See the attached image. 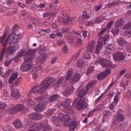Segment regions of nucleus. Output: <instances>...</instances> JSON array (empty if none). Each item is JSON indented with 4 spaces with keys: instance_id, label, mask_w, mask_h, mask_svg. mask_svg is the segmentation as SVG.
Returning a JSON list of instances; mask_svg holds the SVG:
<instances>
[{
    "instance_id": "c03bdc74",
    "label": "nucleus",
    "mask_w": 131,
    "mask_h": 131,
    "mask_svg": "<svg viewBox=\"0 0 131 131\" xmlns=\"http://www.w3.org/2000/svg\"><path fill=\"white\" fill-rule=\"evenodd\" d=\"M85 25L88 26L92 25L93 23H95V20L93 19L90 21H86L85 22Z\"/></svg>"
},
{
    "instance_id": "9b49d317",
    "label": "nucleus",
    "mask_w": 131,
    "mask_h": 131,
    "mask_svg": "<svg viewBox=\"0 0 131 131\" xmlns=\"http://www.w3.org/2000/svg\"><path fill=\"white\" fill-rule=\"evenodd\" d=\"M24 107V106L21 104H18L15 106H12L10 108L9 107L8 110L9 113L10 114H13L16 112H17L22 110Z\"/></svg>"
},
{
    "instance_id": "58836bf2",
    "label": "nucleus",
    "mask_w": 131,
    "mask_h": 131,
    "mask_svg": "<svg viewBox=\"0 0 131 131\" xmlns=\"http://www.w3.org/2000/svg\"><path fill=\"white\" fill-rule=\"evenodd\" d=\"M97 76L98 79L99 80H100L106 78L102 72L98 74Z\"/></svg>"
},
{
    "instance_id": "de8ad7c7",
    "label": "nucleus",
    "mask_w": 131,
    "mask_h": 131,
    "mask_svg": "<svg viewBox=\"0 0 131 131\" xmlns=\"http://www.w3.org/2000/svg\"><path fill=\"white\" fill-rule=\"evenodd\" d=\"M28 117L31 119L36 120V113H32L29 114L28 116Z\"/></svg>"
},
{
    "instance_id": "7c9ffc66",
    "label": "nucleus",
    "mask_w": 131,
    "mask_h": 131,
    "mask_svg": "<svg viewBox=\"0 0 131 131\" xmlns=\"http://www.w3.org/2000/svg\"><path fill=\"white\" fill-rule=\"evenodd\" d=\"M105 15V14H104L101 15V16H99L95 19H93L95 20V23H101L103 20L105 19L106 18L104 17V16Z\"/></svg>"
},
{
    "instance_id": "5701e85b",
    "label": "nucleus",
    "mask_w": 131,
    "mask_h": 131,
    "mask_svg": "<svg viewBox=\"0 0 131 131\" xmlns=\"http://www.w3.org/2000/svg\"><path fill=\"white\" fill-rule=\"evenodd\" d=\"M19 26L17 25H14L13 27V29L12 30V33L11 34H9L8 36L10 35H12L13 34H15L16 35L15 36V37H14L15 38L16 40V39L17 38L20 39L21 37V35H17L16 34H15V33H14L17 30Z\"/></svg>"
},
{
    "instance_id": "f8f14e48",
    "label": "nucleus",
    "mask_w": 131,
    "mask_h": 131,
    "mask_svg": "<svg viewBox=\"0 0 131 131\" xmlns=\"http://www.w3.org/2000/svg\"><path fill=\"white\" fill-rule=\"evenodd\" d=\"M45 97V96L44 95H42L40 97H38L37 99H35V101H34V100H32L30 98L27 99L26 100V102L27 103V105L28 107H32L34 105L37 101H39Z\"/></svg>"
},
{
    "instance_id": "79ce46f5",
    "label": "nucleus",
    "mask_w": 131,
    "mask_h": 131,
    "mask_svg": "<svg viewBox=\"0 0 131 131\" xmlns=\"http://www.w3.org/2000/svg\"><path fill=\"white\" fill-rule=\"evenodd\" d=\"M74 17H69L67 20H66V25L67 24H70L71 23L72 21L74 20Z\"/></svg>"
},
{
    "instance_id": "a211bd4d",
    "label": "nucleus",
    "mask_w": 131,
    "mask_h": 131,
    "mask_svg": "<svg viewBox=\"0 0 131 131\" xmlns=\"http://www.w3.org/2000/svg\"><path fill=\"white\" fill-rule=\"evenodd\" d=\"M116 41L118 44L122 47H123L127 44L126 39L123 37H119L117 38Z\"/></svg>"
},
{
    "instance_id": "f3484780",
    "label": "nucleus",
    "mask_w": 131,
    "mask_h": 131,
    "mask_svg": "<svg viewBox=\"0 0 131 131\" xmlns=\"http://www.w3.org/2000/svg\"><path fill=\"white\" fill-rule=\"evenodd\" d=\"M74 88L73 86L67 87L65 89L64 91L62 92V94L64 96H68L74 91Z\"/></svg>"
},
{
    "instance_id": "bb28decb",
    "label": "nucleus",
    "mask_w": 131,
    "mask_h": 131,
    "mask_svg": "<svg viewBox=\"0 0 131 131\" xmlns=\"http://www.w3.org/2000/svg\"><path fill=\"white\" fill-rule=\"evenodd\" d=\"M95 45V43L93 41L89 43L87 48V50L88 52H92Z\"/></svg>"
},
{
    "instance_id": "13d9d810",
    "label": "nucleus",
    "mask_w": 131,
    "mask_h": 131,
    "mask_svg": "<svg viewBox=\"0 0 131 131\" xmlns=\"http://www.w3.org/2000/svg\"><path fill=\"white\" fill-rule=\"evenodd\" d=\"M69 29L68 28H63L61 30V32L62 34H66L69 32Z\"/></svg>"
},
{
    "instance_id": "72a5a7b5",
    "label": "nucleus",
    "mask_w": 131,
    "mask_h": 131,
    "mask_svg": "<svg viewBox=\"0 0 131 131\" xmlns=\"http://www.w3.org/2000/svg\"><path fill=\"white\" fill-rule=\"evenodd\" d=\"M100 38L102 39H101L100 42H102L103 43V41L104 44L105 45L106 44V43L109 40L110 36L109 35H107L103 38H100Z\"/></svg>"
},
{
    "instance_id": "4be33fe9",
    "label": "nucleus",
    "mask_w": 131,
    "mask_h": 131,
    "mask_svg": "<svg viewBox=\"0 0 131 131\" xmlns=\"http://www.w3.org/2000/svg\"><path fill=\"white\" fill-rule=\"evenodd\" d=\"M25 51L24 50L22 49L17 54V56L15 57L14 59V61L15 62H17L19 58L22 56L24 57L26 56V55L24 56V55L26 54V52L25 53Z\"/></svg>"
},
{
    "instance_id": "ea45409f",
    "label": "nucleus",
    "mask_w": 131,
    "mask_h": 131,
    "mask_svg": "<svg viewBox=\"0 0 131 131\" xmlns=\"http://www.w3.org/2000/svg\"><path fill=\"white\" fill-rule=\"evenodd\" d=\"M119 31L120 30L116 27L113 28L111 30L112 32L114 35L118 34Z\"/></svg>"
},
{
    "instance_id": "cd10ccee",
    "label": "nucleus",
    "mask_w": 131,
    "mask_h": 131,
    "mask_svg": "<svg viewBox=\"0 0 131 131\" xmlns=\"http://www.w3.org/2000/svg\"><path fill=\"white\" fill-rule=\"evenodd\" d=\"M18 75V73L17 72L13 73L9 78L8 81L9 83L12 84L13 82L16 78Z\"/></svg>"
},
{
    "instance_id": "f257e3e1",
    "label": "nucleus",
    "mask_w": 131,
    "mask_h": 131,
    "mask_svg": "<svg viewBox=\"0 0 131 131\" xmlns=\"http://www.w3.org/2000/svg\"><path fill=\"white\" fill-rule=\"evenodd\" d=\"M52 80L49 77L45 78L42 81L39 86L36 84L35 86L32 88L31 90L27 93L28 97L33 96L35 95L38 96V94H41L44 92L45 90L52 83Z\"/></svg>"
},
{
    "instance_id": "6ab92c4d",
    "label": "nucleus",
    "mask_w": 131,
    "mask_h": 131,
    "mask_svg": "<svg viewBox=\"0 0 131 131\" xmlns=\"http://www.w3.org/2000/svg\"><path fill=\"white\" fill-rule=\"evenodd\" d=\"M0 108L2 111V113L8 111L9 110V107L4 102H0Z\"/></svg>"
},
{
    "instance_id": "09e8293b",
    "label": "nucleus",
    "mask_w": 131,
    "mask_h": 131,
    "mask_svg": "<svg viewBox=\"0 0 131 131\" xmlns=\"http://www.w3.org/2000/svg\"><path fill=\"white\" fill-rule=\"evenodd\" d=\"M50 18H47L45 20L43 21V23L44 25L49 26L51 23Z\"/></svg>"
},
{
    "instance_id": "0eeeda50",
    "label": "nucleus",
    "mask_w": 131,
    "mask_h": 131,
    "mask_svg": "<svg viewBox=\"0 0 131 131\" xmlns=\"http://www.w3.org/2000/svg\"><path fill=\"white\" fill-rule=\"evenodd\" d=\"M32 59H25V61L20 67V69L23 72L27 71L30 69L31 67V63L32 62Z\"/></svg>"
},
{
    "instance_id": "4468645a",
    "label": "nucleus",
    "mask_w": 131,
    "mask_h": 131,
    "mask_svg": "<svg viewBox=\"0 0 131 131\" xmlns=\"http://www.w3.org/2000/svg\"><path fill=\"white\" fill-rule=\"evenodd\" d=\"M47 103L46 102H42L36 106L35 107L36 111L39 112L43 111L45 109Z\"/></svg>"
},
{
    "instance_id": "412c9836",
    "label": "nucleus",
    "mask_w": 131,
    "mask_h": 131,
    "mask_svg": "<svg viewBox=\"0 0 131 131\" xmlns=\"http://www.w3.org/2000/svg\"><path fill=\"white\" fill-rule=\"evenodd\" d=\"M77 92L78 97L77 98L80 99L84 98L83 96L87 92V91L83 89L80 90H78Z\"/></svg>"
},
{
    "instance_id": "49530a36",
    "label": "nucleus",
    "mask_w": 131,
    "mask_h": 131,
    "mask_svg": "<svg viewBox=\"0 0 131 131\" xmlns=\"http://www.w3.org/2000/svg\"><path fill=\"white\" fill-rule=\"evenodd\" d=\"M93 83L92 82H90L88 83L85 86V88L87 91L91 88L92 86H93Z\"/></svg>"
},
{
    "instance_id": "b1692460",
    "label": "nucleus",
    "mask_w": 131,
    "mask_h": 131,
    "mask_svg": "<svg viewBox=\"0 0 131 131\" xmlns=\"http://www.w3.org/2000/svg\"><path fill=\"white\" fill-rule=\"evenodd\" d=\"M87 63L85 61L83 58H82L80 59L77 62L76 66L78 67L82 68Z\"/></svg>"
},
{
    "instance_id": "3c124183",
    "label": "nucleus",
    "mask_w": 131,
    "mask_h": 131,
    "mask_svg": "<svg viewBox=\"0 0 131 131\" xmlns=\"http://www.w3.org/2000/svg\"><path fill=\"white\" fill-rule=\"evenodd\" d=\"M131 27V22H129L127 24L123 26V29L125 30L128 29Z\"/></svg>"
},
{
    "instance_id": "aec40b11",
    "label": "nucleus",
    "mask_w": 131,
    "mask_h": 131,
    "mask_svg": "<svg viewBox=\"0 0 131 131\" xmlns=\"http://www.w3.org/2000/svg\"><path fill=\"white\" fill-rule=\"evenodd\" d=\"M65 78L64 77H61L59 78V80L54 85V88L56 89L57 88L60 86V85L62 83L64 85V83L65 82V80H64Z\"/></svg>"
},
{
    "instance_id": "a19ab883",
    "label": "nucleus",
    "mask_w": 131,
    "mask_h": 131,
    "mask_svg": "<svg viewBox=\"0 0 131 131\" xmlns=\"http://www.w3.org/2000/svg\"><path fill=\"white\" fill-rule=\"evenodd\" d=\"M106 77H107L110 74L111 70L110 69H107L102 72Z\"/></svg>"
},
{
    "instance_id": "a878e982",
    "label": "nucleus",
    "mask_w": 131,
    "mask_h": 131,
    "mask_svg": "<svg viewBox=\"0 0 131 131\" xmlns=\"http://www.w3.org/2000/svg\"><path fill=\"white\" fill-rule=\"evenodd\" d=\"M13 124L16 128H20L23 126L21 122L18 119L15 120L13 123Z\"/></svg>"
},
{
    "instance_id": "37998d69",
    "label": "nucleus",
    "mask_w": 131,
    "mask_h": 131,
    "mask_svg": "<svg viewBox=\"0 0 131 131\" xmlns=\"http://www.w3.org/2000/svg\"><path fill=\"white\" fill-rule=\"evenodd\" d=\"M106 48L109 50H112L114 47V45L111 44H106L104 45Z\"/></svg>"
},
{
    "instance_id": "8fccbe9b",
    "label": "nucleus",
    "mask_w": 131,
    "mask_h": 131,
    "mask_svg": "<svg viewBox=\"0 0 131 131\" xmlns=\"http://www.w3.org/2000/svg\"><path fill=\"white\" fill-rule=\"evenodd\" d=\"M83 18L86 20L90 18V16L85 12H84L82 14Z\"/></svg>"
},
{
    "instance_id": "603ef678",
    "label": "nucleus",
    "mask_w": 131,
    "mask_h": 131,
    "mask_svg": "<svg viewBox=\"0 0 131 131\" xmlns=\"http://www.w3.org/2000/svg\"><path fill=\"white\" fill-rule=\"evenodd\" d=\"M82 56L83 58L86 59H89L90 58L89 54L86 52L84 53L83 54Z\"/></svg>"
},
{
    "instance_id": "1a4fd4ad",
    "label": "nucleus",
    "mask_w": 131,
    "mask_h": 131,
    "mask_svg": "<svg viewBox=\"0 0 131 131\" xmlns=\"http://www.w3.org/2000/svg\"><path fill=\"white\" fill-rule=\"evenodd\" d=\"M35 126H36V129L37 130H40L41 129L44 128L47 130L49 131L51 130L50 127L48 125L47 121H45L43 123H38L35 124Z\"/></svg>"
},
{
    "instance_id": "473e14b6",
    "label": "nucleus",
    "mask_w": 131,
    "mask_h": 131,
    "mask_svg": "<svg viewBox=\"0 0 131 131\" xmlns=\"http://www.w3.org/2000/svg\"><path fill=\"white\" fill-rule=\"evenodd\" d=\"M124 24V22L122 19H120L117 20L115 23V26L118 27L121 26Z\"/></svg>"
},
{
    "instance_id": "423d86ee",
    "label": "nucleus",
    "mask_w": 131,
    "mask_h": 131,
    "mask_svg": "<svg viewBox=\"0 0 131 131\" xmlns=\"http://www.w3.org/2000/svg\"><path fill=\"white\" fill-rule=\"evenodd\" d=\"M84 99H78L77 98L73 102L72 107L75 108L78 110H79L81 109L84 108L86 106L85 104Z\"/></svg>"
},
{
    "instance_id": "e433bc0d",
    "label": "nucleus",
    "mask_w": 131,
    "mask_h": 131,
    "mask_svg": "<svg viewBox=\"0 0 131 131\" xmlns=\"http://www.w3.org/2000/svg\"><path fill=\"white\" fill-rule=\"evenodd\" d=\"M76 41L77 43V45L78 46H80L81 45L82 43V40L81 38V36L78 35L76 36Z\"/></svg>"
},
{
    "instance_id": "f704fd0d",
    "label": "nucleus",
    "mask_w": 131,
    "mask_h": 131,
    "mask_svg": "<svg viewBox=\"0 0 131 131\" xmlns=\"http://www.w3.org/2000/svg\"><path fill=\"white\" fill-rule=\"evenodd\" d=\"M59 97V96L57 94H54L51 96L49 99V101L51 102L56 100Z\"/></svg>"
},
{
    "instance_id": "a18cd8bd",
    "label": "nucleus",
    "mask_w": 131,
    "mask_h": 131,
    "mask_svg": "<svg viewBox=\"0 0 131 131\" xmlns=\"http://www.w3.org/2000/svg\"><path fill=\"white\" fill-rule=\"evenodd\" d=\"M58 20L60 23L63 24L65 25H66V19L63 17H59L58 19Z\"/></svg>"
},
{
    "instance_id": "20e7f679",
    "label": "nucleus",
    "mask_w": 131,
    "mask_h": 131,
    "mask_svg": "<svg viewBox=\"0 0 131 131\" xmlns=\"http://www.w3.org/2000/svg\"><path fill=\"white\" fill-rule=\"evenodd\" d=\"M72 74V69H69L67 72L65 79V80L66 81L70 79V83L71 84L77 82L79 81L80 78V75L79 74H75L70 78Z\"/></svg>"
},
{
    "instance_id": "f03ea898",
    "label": "nucleus",
    "mask_w": 131,
    "mask_h": 131,
    "mask_svg": "<svg viewBox=\"0 0 131 131\" xmlns=\"http://www.w3.org/2000/svg\"><path fill=\"white\" fill-rule=\"evenodd\" d=\"M15 35V34L10 35L6 39V34H5L1 38V43L3 45V48L0 53L1 56L3 57L6 48L7 47L6 45L8 41H9V43H15L16 42V39L14 37Z\"/></svg>"
},
{
    "instance_id": "393cba45",
    "label": "nucleus",
    "mask_w": 131,
    "mask_h": 131,
    "mask_svg": "<svg viewBox=\"0 0 131 131\" xmlns=\"http://www.w3.org/2000/svg\"><path fill=\"white\" fill-rule=\"evenodd\" d=\"M101 39L100 38L98 40V44L96 48L95 52L97 54H98L101 50L102 46V42H100Z\"/></svg>"
},
{
    "instance_id": "2eb2a0df",
    "label": "nucleus",
    "mask_w": 131,
    "mask_h": 131,
    "mask_svg": "<svg viewBox=\"0 0 131 131\" xmlns=\"http://www.w3.org/2000/svg\"><path fill=\"white\" fill-rule=\"evenodd\" d=\"M47 58V53H43L41 57L36 59V64L38 65L41 64L45 61Z\"/></svg>"
},
{
    "instance_id": "338daca9",
    "label": "nucleus",
    "mask_w": 131,
    "mask_h": 131,
    "mask_svg": "<svg viewBox=\"0 0 131 131\" xmlns=\"http://www.w3.org/2000/svg\"><path fill=\"white\" fill-rule=\"evenodd\" d=\"M53 109H49L47 111V113L48 115H50L53 113Z\"/></svg>"
},
{
    "instance_id": "4c0bfd02",
    "label": "nucleus",
    "mask_w": 131,
    "mask_h": 131,
    "mask_svg": "<svg viewBox=\"0 0 131 131\" xmlns=\"http://www.w3.org/2000/svg\"><path fill=\"white\" fill-rule=\"evenodd\" d=\"M14 51V48L13 46H10L7 49V51L8 54H13Z\"/></svg>"
},
{
    "instance_id": "9d476101",
    "label": "nucleus",
    "mask_w": 131,
    "mask_h": 131,
    "mask_svg": "<svg viewBox=\"0 0 131 131\" xmlns=\"http://www.w3.org/2000/svg\"><path fill=\"white\" fill-rule=\"evenodd\" d=\"M113 55L114 59L118 61L124 60L127 56L124 52H118L115 53Z\"/></svg>"
},
{
    "instance_id": "0e129e2a",
    "label": "nucleus",
    "mask_w": 131,
    "mask_h": 131,
    "mask_svg": "<svg viewBox=\"0 0 131 131\" xmlns=\"http://www.w3.org/2000/svg\"><path fill=\"white\" fill-rule=\"evenodd\" d=\"M102 6V5H100L99 6H95L94 8L95 11L96 12L100 10Z\"/></svg>"
},
{
    "instance_id": "680f3d73",
    "label": "nucleus",
    "mask_w": 131,
    "mask_h": 131,
    "mask_svg": "<svg viewBox=\"0 0 131 131\" xmlns=\"http://www.w3.org/2000/svg\"><path fill=\"white\" fill-rule=\"evenodd\" d=\"M113 21L111 20L107 25L106 27L108 29H110L111 26L113 23Z\"/></svg>"
},
{
    "instance_id": "c9c22d12",
    "label": "nucleus",
    "mask_w": 131,
    "mask_h": 131,
    "mask_svg": "<svg viewBox=\"0 0 131 131\" xmlns=\"http://www.w3.org/2000/svg\"><path fill=\"white\" fill-rule=\"evenodd\" d=\"M103 108V106L102 105H100L96 108H94L92 110H91L89 113V114H91L93 113L94 112L96 111H100Z\"/></svg>"
},
{
    "instance_id": "e2e57ef3",
    "label": "nucleus",
    "mask_w": 131,
    "mask_h": 131,
    "mask_svg": "<svg viewBox=\"0 0 131 131\" xmlns=\"http://www.w3.org/2000/svg\"><path fill=\"white\" fill-rule=\"evenodd\" d=\"M31 21L32 23L34 24H35V23L37 22L38 21L37 20L34 18L32 17L31 19Z\"/></svg>"
},
{
    "instance_id": "4d7b16f0",
    "label": "nucleus",
    "mask_w": 131,
    "mask_h": 131,
    "mask_svg": "<svg viewBox=\"0 0 131 131\" xmlns=\"http://www.w3.org/2000/svg\"><path fill=\"white\" fill-rule=\"evenodd\" d=\"M10 73V71L9 70H8L6 71L4 73V74L2 75V76L5 78L7 76L9 75Z\"/></svg>"
},
{
    "instance_id": "69168bd1",
    "label": "nucleus",
    "mask_w": 131,
    "mask_h": 131,
    "mask_svg": "<svg viewBox=\"0 0 131 131\" xmlns=\"http://www.w3.org/2000/svg\"><path fill=\"white\" fill-rule=\"evenodd\" d=\"M3 95L5 97H7L8 96V92L5 89H3Z\"/></svg>"
},
{
    "instance_id": "864d4df0",
    "label": "nucleus",
    "mask_w": 131,
    "mask_h": 131,
    "mask_svg": "<svg viewBox=\"0 0 131 131\" xmlns=\"http://www.w3.org/2000/svg\"><path fill=\"white\" fill-rule=\"evenodd\" d=\"M106 30V28H103L101 31L98 32V35L100 36L102 35L104 33H105Z\"/></svg>"
},
{
    "instance_id": "052dcab7",
    "label": "nucleus",
    "mask_w": 131,
    "mask_h": 131,
    "mask_svg": "<svg viewBox=\"0 0 131 131\" xmlns=\"http://www.w3.org/2000/svg\"><path fill=\"white\" fill-rule=\"evenodd\" d=\"M111 112L108 110H105L104 112L103 115L105 116H108L110 114Z\"/></svg>"
},
{
    "instance_id": "39448f33",
    "label": "nucleus",
    "mask_w": 131,
    "mask_h": 131,
    "mask_svg": "<svg viewBox=\"0 0 131 131\" xmlns=\"http://www.w3.org/2000/svg\"><path fill=\"white\" fill-rule=\"evenodd\" d=\"M21 81V78H19L10 86V88L12 89L11 94L13 99H16L18 98L19 96L18 90L17 89L13 88L17 86Z\"/></svg>"
},
{
    "instance_id": "6e6552de",
    "label": "nucleus",
    "mask_w": 131,
    "mask_h": 131,
    "mask_svg": "<svg viewBox=\"0 0 131 131\" xmlns=\"http://www.w3.org/2000/svg\"><path fill=\"white\" fill-rule=\"evenodd\" d=\"M95 63L97 64L98 63L101 64L103 67H111L112 65V62L106 59H103L99 58L95 61Z\"/></svg>"
},
{
    "instance_id": "6e6d98bb",
    "label": "nucleus",
    "mask_w": 131,
    "mask_h": 131,
    "mask_svg": "<svg viewBox=\"0 0 131 131\" xmlns=\"http://www.w3.org/2000/svg\"><path fill=\"white\" fill-rule=\"evenodd\" d=\"M94 70V67H91L86 72L87 75L89 74L92 73Z\"/></svg>"
},
{
    "instance_id": "5fc2aeb1",
    "label": "nucleus",
    "mask_w": 131,
    "mask_h": 131,
    "mask_svg": "<svg viewBox=\"0 0 131 131\" xmlns=\"http://www.w3.org/2000/svg\"><path fill=\"white\" fill-rule=\"evenodd\" d=\"M10 127L8 125H7L4 126L2 127V129L4 131H8L9 129H10Z\"/></svg>"
},
{
    "instance_id": "c85d7f7f",
    "label": "nucleus",
    "mask_w": 131,
    "mask_h": 131,
    "mask_svg": "<svg viewBox=\"0 0 131 131\" xmlns=\"http://www.w3.org/2000/svg\"><path fill=\"white\" fill-rule=\"evenodd\" d=\"M36 51V50L35 49H30L26 52V54L24 55V56L29 55V56H31V58L29 59H32V60L34 58V55Z\"/></svg>"
},
{
    "instance_id": "c756f323",
    "label": "nucleus",
    "mask_w": 131,
    "mask_h": 131,
    "mask_svg": "<svg viewBox=\"0 0 131 131\" xmlns=\"http://www.w3.org/2000/svg\"><path fill=\"white\" fill-rule=\"evenodd\" d=\"M51 120L52 123L56 126H57L58 125L60 121L58 116V117L55 116L52 117Z\"/></svg>"
},
{
    "instance_id": "bf43d9fd",
    "label": "nucleus",
    "mask_w": 131,
    "mask_h": 131,
    "mask_svg": "<svg viewBox=\"0 0 131 131\" xmlns=\"http://www.w3.org/2000/svg\"><path fill=\"white\" fill-rule=\"evenodd\" d=\"M43 117V115L38 113H36V120L41 119Z\"/></svg>"
},
{
    "instance_id": "7ed1b4c3",
    "label": "nucleus",
    "mask_w": 131,
    "mask_h": 131,
    "mask_svg": "<svg viewBox=\"0 0 131 131\" xmlns=\"http://www.w3.org/2000/svg\"><path fill=\"white\" fill-rule=\"evenodd\" d=\"M71 102V100L70 99H66L64 102L62 103L61 101L58 102L57 106L59 107H63L62 108L63 111L67 113H71L73 111L72 110L71 108V107L70 105Z\"/></svg>"
},
{
    "instance_id": "dca6fc26",
    "label": "nucleus",
    "mask_w": 131,
    "mask_h": 131,
    "mask_svg": "<svg viewBox=\"0 0 131 131\" xmlns=\"http://www.w3.org/2000/svg\"><path fill=\"white\" fill-rule=\"evenodd\" d=\"M113 123L115 125H116L118 122L122 121L124 120V117L120 114H117L115 115L113 118Z\"/></svg>"
},
{
    "instance_id": "2f4dec72",
    "label": "nucleus",
    "mask_w": 131,
    "mask_h": 131,
    "mask_svg": "<svg viewBox=\"0 0 131 131\" xmlns=\"http://www.w3.org/2000/svg\"><path fill=\"white\" fill-rule=\"evenodd\" d=\"M77 122L73 121L72 122L69 126V129L70 131H73L77 125Z\"/></svg>"
},
{
    "instance_id": "774afa93",
    "label": "nucleus",
    "mask_w": 131,
    "mask_h": 131,
    "mask_svg": "<svg viewBox=\"0 0 131 131\" xmlns=\"http://www.w3.org/2000/svg\"><path fill=\"white\" fill-rule=\"evenodd\" d=\"M103 97V94H101V95L97 98L95 101V104H96L97 102L100 100Z\"/></svg>"
},
{
    "instance_id": "ddd939ff",
    "label": "nucleus",
    "mask_w": 131,
    "mask_h": 131,
    "mask_svg": "<svg viewBox=\"0 0 131 131\" xmlns=\"http://www.w3.org/2000/svg\"><path fill=\"white\" fill-rule=\"evenodd\" d=\"M58 117L60 121L66 122L71 119L70 115L69 114L64 115L61 113L58 114Z\"/></svg>"
}]
</instances>
